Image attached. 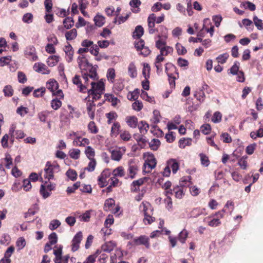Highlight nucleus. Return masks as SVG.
<instances>
[{
    "label": "nucleus",
    "instance_id": "obj_1",
    "mask_svg": "<svg viewBox=\"0 0 263 263\" xmlns=\"http://www.w3.org/2000/svg\"><path fill=\"white\" fill-rule=\"evenodd\" d=\"M91 87L88 89L87 88V91L88 93V96H92V99H99L100 98L101 94L103 93L104 90V83L102 80H101L97 83H96L95 81H91L90 82Z\"/></svg>",
    "mask_w": 263,
    "mask_h": 263
},
{
    "label": "nucleus",
    "instance_id": "obj_2",
    "mask_svg": "<svg viewBox=\"0 0 263 263\" xmlns=\"http://www.w3.org/2000/svg\"><path fill=\"white\" fill-rule=\"evenodd\" d=\"M226 210L223 209L214 214L204 218L203 221L208 222V225L212 227H217L221 224L220 219L223 218Z\"/></svg>",
    "mask_w": 263,
    "mask_h": 263
},
{
    "label": "nucleus",
    "instance_id": "obj_3",
    "mask_svg": "<svg viewBox=\"0 0 263 263\" xmlns=\"http://www.w3.org/2000/svg\"><path fill=\"white\" fill-rule=\"evenodd\" d=\"M59 171V166L58 164H52L50 162H47L44 168V177L49 181L53 178V174Z\"/></svg>",
    "mask_w": 263,
    "mask_h": 263
},
{
    "label": "nucleus",
    "instance_id": "obj_4",
    "mask_svg": "<svg viewBox=\"0 0 263 263\" xmlns=\"http://www.w3.org/2000/svg\"><path fill=\"white\" fill-rule=\"evenodd\" d=\"M46 88L52 92L53 95L59 97L60 98H63L64 95L61 89H58L59 84L54 79H50L46 83Z\"/></svg>",
    "mask_w": 263,
    "mask_h": 263
},
{
    "label": "nucleus",
    "instance_id": "obj_5",
    "mask_svg": "<svg viewBox=\"0 0 263 263\" xmlns=\"http://www.w3.org/2000/svg\"><path fill=\"white\" fill-rule=\"evenodd\" d=\"M77 61L79 67L81 71L82 76L86 77V74L87 73L88 70L92 69L93 66L89 63L87 59L83 56L79 57Z\"/></svg>",
    "mask_w": 263,
    "mask_h": 263
},
{
    "label": "nucleus",
    "instance_id": "obj_6",
    "mask_svg": "<svg viewBox=\"0 0 263 263\" xmlns=\"http://www.w3.org/2000/svg\"><path fill=\"white\" fill-rule=\"evenodd\" d=\"M76 136V139H73V144L76 146H85L89 144V140L86 138H81V136L77 132H72L69 134V137Z\"/></svg>",
    "mask_w": 263,
    "mask_h": 263
},
{
    "label": "nucleus",
    "instance_id": "obj_7",
    "mask_svg": "<svg viewBox=\"0 0 263 263\" xmlns=\"http://www.w3.org/2000/svg\"><path fill=\"white\" fill-rule=\"evenodd\" d=\"M54 187L55 184L46 181L44 184L41 185L40 193L44 198H46L50 195L51 191Z\"/></svg>",
    "mask_w": 263,
    "mask_h": 263
},
{
    "label": "nucleus",
    "instance_id": "obj_8",
    "mask_svg": "<svg viewBox=\"0 0 263 263\" xmlns=\"http://www.w3.org/2000/svg\"><path fill=\"white\" fill-rule=\"evenodd\" d=\"M156 160L153 155H149L146 158L143 165V171L149 173L156 165Z\"/></svg>",
    "mask_w": 263,
    "mask_h": 263
},
{
    "label": "nucleus",
    "instance_id": "obj_9",
    "mask_svg": "<svg viewBox=\"0 0 263 263\" xmlns=\"http://www.w3.org/2000/svg\"><path fill=\"white\" fill-rule=\"evenodd\" d=\"M84 81L83 83L80 76L78 75H76L72 79L73 83L77 86L78 88H79V91L82 92L87 91L89 84V83H85V81Z\"/></svg>",
    "mask_w": 263,
    "mask_h": 263
},
{
    "label": "nucleus",
    "instance_id": "obj_10",
    "mask_svg": "<svg viewBox=\"0 0 263 263\" xmlns=\"http://www.w3.org/2000/svg\"><path fill=\"white\" fill-rule=\"evenodd\" d=\"M186 181L187 180L186 179L182 178L180 182V185H176L173 187V190H172V194H175L176 198L178 199H181L183 197L184 193L183 186L184 184L182 182Z\"/></svg>",
    "mask_w": 263,
    "mask_h": 263
},
{
    "label": "nucleus",
    "instance_id": "obj_11",
    "mask_svg": "<svg viewBox=\"0 0 263 263\" xmlns=\"http://www.w3.org/2000/svg\"><path fill=\"white\" fill-rule=\"evenodd\" d=\"M110 172L108 170L103 171L98 178L99 184L101 187H104L107 185L110 181L109 176Z\"/></svg>",
    "mask_w": 263,
    "mask_h": 263
},
{
    "label": "nucleus",
    "instance_id": "obj_12",
    "mask_svg": "<svg viewBox=\"0 0 263 263\" xmlns=\"http://www.w3.org/2000/svg\"><path fill=\"white\" fill-rule=\"evenodd\" d=\"M97 66H93L92 69H89L87 73L86 74V77H82L85 83H89L90 79L92 81H95L98 79V74L97 73Z\"/></svg>",
    "mask_w": 263,
    "mask_h": 263
},
{
    "label": "nucleus",
    "instance_id": "obj_13",
    "mask_svg": "<svg viewBox=\"0 0 263 263\" xmlns=\"http://www.w3.org/2000/svg\"><path fill=\"white\" fill-rule=\"evenodd\" d=\"M125 152V148H117L110 151L111 158L112 160L119 162L121 160L123 155Z\"/></svg>",
    "mask_w": 263,
    "mask_h": 263
},
{
    "label": "nucleus",
    "instance_id": "obj_14",
    "mask_svg": "<svg viewBox=\"0 0 263 263\" xmlns=\"http://www.w3.org/2000/svg\"><path fill=\"white\" fill-rule=\"evenodd\" d=\"M138 170V166L135 161L133 160H130L128 162V175L131 178L133 179L135 177V176Z\"/></svg>",
    "mask_w": 263,
    "mask_h": 263
},
{
    "label": "nucleus",
    "instance_id": "obj_15",
    "mask_svg": "<svg viewBox=\"0 0 263 263\" xmlns=\"http://www.w3.org/2000/svg\"><path fill=\"white\" fill-rule=\"evenodd\" d=\"M82 233L79 232L74 236L72 240L71 250L73 252L77 251L79 248V245L82 239Z\"/></svg>",
    "mask_w": 263,
    "mask_h": 263
},
{
    "label": "nucleus",
    "instance_id": "obj_16",
    "mask_svg": "<svg viewBox=\"0 0 263 263\" xmlns=\"http://www.w3.org/2000/svg\"><path fill=\"white\" fill-rule=\"evenodd\" d=\"M33 69L35 71L44 74H48L50 73V70L46 66L42 63H35L33 66Z\"/></svg>",
    "mask_w": 263,
    "mask_h": 263
},
{
    "label": "nucleus",
    "instance_id": "obj_17",
    "mask_svg": "<svg viewBox=\"0 0 263 263\" xmlns=\"http://www.w3.org/2000/svg\"><path fill=\"white\" fill-rule=\"evenodd\" d=\"M86 106V109L89 117L91 119H93L96 105L93 100H88L87 102Z\"/></svg>",
    "mask_w": 263,
    "mask_h": 263
},
{
    "label": "nucleus",
    "instance_id": "obj_18",
    "mask_svg": "<svg viewBox=\"0 0 263 263\" xmlns=\"http://www.w3.org/2000/svg\"><path fill=\"white\" fill-rule=\"evenodd\" d=\"M25 54L27 58L30 59L32 61H35L37 59V57L35 54V49L32 46H28L26 48Z\"/></svg>",
    "mask_w": 263,
    "mask_h": 263
},
{
    "label": "nucleus",
    "instance_id": "obj_19",
    "mask_svg": "<svg viewBox=\"0 0 263 263\" xmlns=\"http://www.w3.org/2000/svg\"><path fill=\"white\" fill-rule=\"evenodd\" d=\"M66 54V59L68 62H71L73 60V50L70 45H66L64 48Z\"/></svg>",
    "mask_w": 263,
    "mask_h": 263
},
{
    "label": "nucleus",
    "instance_id": "obj_20",
    "mask_svg": "<svg viewBox=\"0 0 263 263\" xmlns=\"http://www.w3.org/2000/svg\"><path fill=\"white\" fill-rule=\"evenodd\" d=\"M149 239L145 236H141L139 237L134 239V242L137 245H144L146 248H149Z\"/></svg>",
    "mask_w": 263,
    "mask_h": 263
},
{
    "label": "nucleus",
    "instance_id": "obj_21",
    "mask_svg": "<svg viewBox=\"0 0 263 263\" xmlns=\"http://www.w3.org/2000/svg\"><path fill=\"white\" fill-rule=\"evenodd\" d=\"M139 209L141 212H143L144 215L151 214L152 212L151 204L148 202H142Z\"/></svg>",
    "mask_w": 263,
    "mask_h": 263
},
{
    "label": "nucleus",
    "instance_id": "obj_22",
    "mask_svg": "<svg viewBox=\"0 0 263 263\" xmlns=\"http://www.w3.org/2000/svg\"><path fill=\"white\" fill-rule=\"evenodd\" d=\"M167 164L172 169L173 173L176 174L179 169V163L176 160L171 159L167 161Z\"/></svg>",
    "mask_w": 263,
    "mask_h": 263
},
{
    "label": "nucleus",
    "instance_id": "obj_23",
    "mask_svg": "<svg viewBox=\"0 0 263 263\" xmlns=\"http://www.w3.org/2000/svg\"><path fill=\"white\" fill-rule=\"evenodd\" d=\"M164 194L166 196V198L165 199L164 202L166 204V208L168 210H171L173 208V202L171 197L169 196L170 194H172V191H166L164 192Z\"/></svg>",
    "mask_w": 263,
    "mask_h": 263
},
{
    "label": "nucleus",
    "instance_id": "obj_24",
    "mask_svg": "<svg viewBox=\"0 0 263 263\" xmlns=\"http://www.w3.org/2000/svg\"><path fill=\"white\" fill-rule=\"evenodd\" d=\"M126 121L129 126L135 128L138 124V119L135 116H128L126 118Z\"/></svg>",
    "mask_w": 263,
    "mask_h": 263
},
{
    "label": "nucleus",
    "instance_id": "obj_25",
    "mask_svg": "<svg viewBox=\"0 0 263 263\" xmlns=\"http://www.w3.org/2000/svg\"><path fill=\"white\" fill-rule=\"evenodd\" d=\"M116 247V243L114 241H110L105 243L102 246V249L105 251L109 252L112 251Z\"/></svg>",
    "mask_w": 263,
    "mask_h": 263
},
{
    "label": "nucleus",
    "instance_id": "obj_26",
    "mask_svg": "<svg viewBox=\"0 0 263 263\" xmlns=\"http://www.w3.org/2000/svg\"><path fill=\"white\" fill-rule=\"evenodd\" d=\"M59 58L58 55H51L48 57L46 62L49 66L53 67L58 63Z\"/></svg>",
    "mask_w": 263,
    "mask_h": 263
},
{
    "label": "nucleus",
    "instance_id": "obj_27",
    "mask_svg": "<svg viewBox=\"0 0 263 263\" xmlns=\"http://www.w3.org/2000/svg\"><path fill=\"white\" fill-rule=\"evenodd\" d=\"M138 128L141 134H145L149 129V125L144 121H141L139 125Z\"/></svg>",
    "mask_w": 263,
    "mask_h": 263
},
{
    "label": "nucleus",
    "instance_id": "obj_28",
    "mask_svg": "<svg viewBox=\"0 0 263 263\" xmlns=\"http://www.w3.org/2000/svg\"><path fill=\"white\" fill-rule=\"evenodd\" d=\"M128 75L132 78H134L137 77V69L134 63H131L129 64L128 67Z\"/></svg>",
    "mask_w": 263,
    "mask_h": 263
},
{
    "label": "nucleus",
    "instance_id": "obj_29",
    "mask_svg": "<svg viewBox=\"0 0 263 263\" xmlns=\"http://www.w3.org/2000/svg\"><path fill=\"white\" fill-rule=\"evenodd\" d=\"M81 151L79 149L72 148L69 151V155L73 159H78L80 157Z\"/></svg>",
    "mask_w": 263,
    "mask_h": 263
},
{
    "label": "nucleus",
    "instance_id": "obj_30",
    "mask_svg": "<svg viewBox=\"0 0 263 263\" xmlns=\"http://www.w3.org/2000/svg\"><path fill=\"white\" fill-rule=\"evenodd\" d=\"M95 24L99 26H102L105 23V17L100 14H97L93 19Z\"/></svg>",
    "mask_w": 263,
    "mask_h": 263
},
{
    "label": "nucleus",
    "instance_id": "obj_31",
    "mask_svg": "<svg viewBox=\"0 0 263 263\" xmlns=\"http://www.w3.org/2000/svg\"><path fill=\"white\" fill-rule=\"evenodd\" d=\"M85 154L89 159H94L95 151L92 147L90 146H88L85 148Z\"/></svg>",
    "mask_w": 263,
    "mask_h": 263
},
{
    "label": "nucleus",
    "instance_id": "obj_32",
    "mask_svg": "<svg viewBox=\"0 0 263 263\" xmlns=\"http://www.w3.org/2000/svg\"><path fill=\"white\" fill-rule=\"evenodd\" d=\"M77 35V31L76 29H72L65 33V37L67 40L74 39Z\"/></svg>",
    "mask_w": 263,
    "mask_h": 263
},
{
    "label": "nucleus",
    "instance_id": "obj_33",
    "mask_svg": "<svg viewBox=\"0 0 263 263\" xmlns=\"http://www.w3.org/2000/svg\"><path fill=\"white\" fill-rule=\"evenodd\" d=\"M63 25L66 29H68L74 25V21L72 17H67L63 21Z\"/></svg>",
    "mask_w": 263,
    "mask_h": 263
},
{
    "label": "nucleus",
    "instance_id": "obj_34",
    "mask_svg": "<svg viewBox=\"0 0 263 263\" xmlns=\"http://www.w3.org/2000/svg\"><path fill=\"white\" fill-rule=\"evenodd\" d=\"M189 235L188 232L185 230L183 229L180 232L178 235V240L182 243H184Z\"/></svg>",
    "mask_w": 263,
    "mask_h": 263
},
{
    "label": "nucleus",
    "instance_id": "obj_35",
    "mask_svg": "<svg viewBox=\"0 0 263 263\" xmlns=\"http://www.w3.org/2000/svg\"><path fill=\"white\" fill-rule=\"evenodd\" d=\"M192 140L190 138H182L180 139L179 141V146L181 148H184L186 146H189L191 144Z\"/></svg>",
    "mask_w": 263,
    "mask_h": 263
},
{
    "label": "nucleus",
    "instance_id": "obj_36",
    "mask_svg": "<svg viewBox=\"0 0 263 263\" xmlns=\"http://www.w3.org/2000/svg\"><path fill=\"white\" fill-rule=\"evenodd\" d=\"M229 57V54L228 53H224L223 54L219 55L216 58V60L218 63L222 64L227 62Z\"/></svg>",
    "mask_w": 263,
    "mask_h": 263
},
{
    "label": "nucleus",
    "instance_id": "obj_37",
    "mask_svg": "<svg viewBox=\"0 0 263 263\" xmlns=\"http://www.w3.org/2000/svg\"><path fill=\"white\" fill-rule=\"evenodd\" d=\"M26 246V240L23 237H19L16 242V246L17 248V250L20 251L23 249Z\"/></svg>",
    "mask_w": 263,
    "mask_h": 263
},
{
    "label": "nucleus",
    "instance_id": "obj_38",
    "mask_svg": "<svg viewBox=\"0 0 263 263\" xmlns=\"http://www.w3.org/2000/svg\"><path fill=\"white\" fill-rule=\"evenodd\" d=\"M140 96L142 99L145 100L147 102H149L153 104L155 103L154 98L149 96L148 95V93L145 91H142Z\"/></svg>",
    "mask_w": 263,
    "mask_h": 263
},
{
    "label": "nucleus",
    "instance_id": "obj_39",
    "mask_svg": "<svg viewBox=\"0 0 263 263\" xmlns=\"http://www.w3.org/2000/svg\"><path fill=\"white\" fill-rule=\"evenodd\" d=\"M129 4L132 8L135 9V10L133 9L132 10L134 12L137 13L139 12V6L141 4V2L140 0H131Z\"/></svg>",
    "mask_w": 263,
    "mask_h": 263
},
{
    "label": "nucleus",
    "instance_id": "obj_40",
    "mask_svg": "<svg viewBox=\"0 0 263 263\" xmlns=\"http://www.w3.org/2000/svg\"><path fill=\"white\" fill-rule=\"evenodd\" d=\"M160 145V142L158 139H153L149 143V146L150 148L154 151L158 149V147Z\"/></svg>",
    "mask_w": 263,
    "mask_h": 263
},
{
    "label": "nucleus",
    "instance_id": "obj_41",
    "mask_svg": "<svg viewBox=\"0 0 263 263\" xmlns=\"http://www.w3.org/2000/svg\"><path fill=\"white\" fill-rule=\"evenodd\" d=\"M143 28L141 26H138L136 27L135 30L133 33V36L139 39L143 34Z\"/></svg>",
    "mask_w": 263,
    "mask_h": 263
},
{
    "label": "nucleus",
    "instance_id": "obj_42",
    "mask_svg": "<svg viewBox=\"0 0 263 263\" xmlns=\"http://www.w3.org/2000/svg\"><path fill=\"white\" fill-rule=\"evenodd\" d=\"M113 175L114 176L117 177H123L124 176V170L122 166H119L115 168L113 172Z\"/></svg>",
    "mask_w": 263,
    "mask_h": 263
},
{
    "label": "nucleus",
    "instance_id": "obj_43",
    "mask_svg": "<svg viewBox=\"0 0 263 263\" xmlns=\"http://www.w3.org/2000/svg\"><path fill=\"white\" fill-rule=\"evenodd\" d=\"M106 100L111 103L112 105L115 106L119 102V100L117 97H115L114 95L111 94H106L105 95Z\"/></svg>",
    "mask_w": 263,
    "mask_h": 263
},
{
    "label": "nucleus",
    "instance_id": "obj_44",
    "mask_svg": "<svg viewBox=\"0 0 263 263\" xmlns=\"http://www.w3.org/2000/svg\"><path fill=\"white\" fill-rule=\"evenodd\" d=\"M115 200L111 198L106 200L104 203V210L107 211H109L112 206L115 205Z\"/></svg>",
    "mask_w": 263,
    "mask_h": 263
},
{
    "label": "nucleus",
    "instance_id": "obj_45",
    "mask_svg": "<svg viewBox=\"0 0 263 263\" xmlns=\"http://www.w3.org/2000/svg\"><path fill=\"white\" fill-rule=\"evenodd\" d=\"M120 125L118 122L114 123L111 129V134L113 136H117L119 133Z\"/></svg>",
    "mask_w": 263,
    "mask_h": 263
},
{
    "label": "nucleus",
    "instance_id": "obj_46",
    "mask_svg": "<svg viewBox=\"0 0 263 263\" xmlns=\"http://www.w3.org/2000/svg\"><path fill=\"white\" fill-rule=\"evenodd\" d=\"M160 51V54L164 57L167 55L168 54L173 53V48L170 46H167L161 49Z\"/></svg>",
    "mask_w": 263,
    "mask_h": 263
},
{
    "label": "nucleus",
    "instance_id": "obj_47",
    "mask_svg": "<svg viewBox=\"0 0 263 263\" xmlns=\"http://www.w3.org/2000/svg\"><path fill=\"white\" fill-rule=\"evenodd\" d=\"M89 162L88 163V166L85 168V170L88 172H92L95 170L97 162L95 159H89Z\"/></svg>",
    "mask_w": 263,
    "mask_h": 263
},
{
    "label": "nucleus",
    "instance_id": "obj_48",
    "mask_svg": "<svg viewBox=\"0 0 263 263\" xmlns=\"http://www.w3.org/2000/svg\"><path fill=\"white\" fill-rule=\"evenodd\" d=\"M62 106V102L58 99H54L51 102V106L54 110H58Z\"/></svg>",
    "mask_w": 263,
    "mask_h": 263
},
{
    "label": "nucleus",
    "instance_id": "obj_49",
    "mask_svg": "<svg viewBox=\"0 0 263 263\" xmlns=\"http://www.w3.org/2000/svg\"><path fill=\"white\" fill-rule=\"evenodd\" d=\"M7 179L5 170L2 165H0V183H3Z\"/></svg>",
    "mask_w": 263,
    "mask_h": 263
},
{
    "label": "nucleus",
    "instance_id": "obj_50",
    "mask_svg": "<svg viewBox=\"0 0 263 263\" xmlns=\"http://www.w3.org/2000/svg\"><path fill=\"white\" fill-rule=\"evenodd\" d=\"M107 78L111 82H113L116 76L115 70L114 68H109L107 72Z\"/></svg>",
    "mask_w": 263,
    "mask_h": 263
},
{
    "label": "nucleus",
    "instance_id": "obj_51",
    "mask_svg": "<svg viewBox=\"0 0 263 263\" xmlns=\"http://www.w3.org/2000/svg\"><path fill=\"white\" fill-rule=\"evenodd\" d=\"M150 66L147 63L143 64L142 74L145 79H148L149 77Z\"/></svg>",
    "mask_w": 263,
    "mask_h": 263
},
{
    "label": "nucleus",
    "instance_id": "obj_52",
    "mask_svg": "<svg viewBox=\"0 0 263 263\" xmlns=\"http://www.w3.org/2000/svg\"><path fill=\"white\" fill-rule=\"evenodd\" d=\"M23 21L27 24H30L32 22L33 15L30 13H25L22 18Z\"/></svg>",
    "mask_w": 263,
    "mask_h": 263
},
{
    "label": "nucleus",
    "instance_id": "obj_53",
    "mask_svg": "<svg viewBox=\"0 0 263 263\" xmlns=\"http://www.w3.org/2000/svg\"><path fill=\"white\" fill-rule=\"evenodd\" d=\"M155 20L156 15L153 13L150 14L147 19L148 28H154Z\"/></svg>",
    "mask_w": 263,
    "mask_h": 263
},
{
    "label": "nucleus",
    "instance_id": "obj_54",
    "mask_svg": "<svg viewBox=\"0 0 263 263\" xmlns=\"http://www.w3.org/2000/svg\"><path fill=\"white\" fill-rule=\"evenodd\" d=\"M49 114L48 111H43L38 113L37 117L40 121L45 122Z\"/></svg>",
    "mask_w": 263,
    "mask_h": 263
},
{
    "label": "nucleus",
    "instance_id": "obj_55",
    "mask_svg": "<svg viewBox=\"0 0 263 263\" xmlns=\"http://www.w3.org/2000/svg\"><path fill=\"white\" fill-rule=\"evenodd\" d=\"M61 225V222L57 219H54L50 222L49 228L51 230H54Z\"/></svg>",
    "mask_w": 263,
    "mask_h": 263
},
{
    "label": "nucleus",
    "instance_id": "obj_56",
    "mask_svg": "<svg viewBox=\"0 0 263 263\" xmlns=\"http://www.w3.org/2000/svg\"><path fill=\"white\" fill-rule=\"evenodd\" d=\"M253 21L258 29H263V22L261 20L259 19L257 16H254Z\"/></svg>",
    "mask_w": 263,
    "mask_h": 263
},
{
    "label": "nucleus",
    "instance_id": "obj_57",
    "mask_svg": "<svg viewBox=\"0 0 263 263\" xmlns=\"http://www.w3.org/2000/svg\"><path fill=\"white\" fill-rule=\"evenodd\" d=\"M11 61V56H6L0 58V66L3 67L7 65Z\"/></svg>",
    "mask_w": 263,
    "mask_h": 263
},
{
    "label": "nucleus",
    "instance_id": "obj_58",
    "mask_svg": "<svg viewBox=\"0 0 263 263\" xmlns=\"http://www.w3.org/2000/svg\"><path fill=\"white\" fill-rule=\"evenodd\" d=\"M129 17V14H127L125 16H116L114 20V23H118L119 24H121L125 22Z\"/></svg>",
    "mask_w": 263,
    "mask_h": 263
},
{
    "label": "nucleus",
    "instance_id": "obj_59",
    "mask_svg": "<svg viewBox=\"0 0 263 263\" xmlns=\"http://www.w3.org/2000/svg\"><path fill=\"white\" fill-rule=\"evenodd\" d=\"M4 160L6 162V167L8 169H10L12 165V159L11 156L8 154H6Z\"/></svg>",
    "mask_w": 263,
    "mask_h": 263
},
{
    "label": "nucleus",
    "instance_id": "obj_60",
    "mask_svg": "<svg viewBox=\"0 0 263 263\" xmlns=\"http://www.w3.org/2000/svg\"><path fill=\"white\" fill-rule=\"evenodd\" d=\"M143 106L142 102L139 100H136L132 105L133 109L138 111L141 110Z\"/></svg>",
    "mask_w": 263,
    "mask_h": 263
},
{
    "label": "nucleus",
    "instance_id": "obj_61",
    "mask_svg": "<svg viewBox=\"0 0 263 263\" xmlns=\"http://www.w3.org/2000/svg\"><path fill=\"white\" fill-rule=\"evenodd\" d=\"M3 92L5 96L11 97L13 95V90L11 86L7 85L4 87Z\"/></svg>",
    "mask_w": 263,
    "mask_h": 263
},
{
    "label": "nucleus",
    "instance_id": "obj_62",
    "mask_svg": "<svg viewBox=\"0 0 263 263\" xmlns=\"http://www.w3.org/2000/svg\"><path fill=\"white\" fill-rule=\"evenodd\" d=\"M176 49L178 54L183 55L187 52L185 48L179 43L176 44Z\"/></svg>",
    "mask_w": 263,
    "mask_h": 263
},
{
    "label": "nucleus",
    "instance_id": "obj_63",
    "mask_svg": "<svg viewBox=\"0 0 263 263\" xmlns=\"http://www.w3.org/2000/svg\"><path fill=\"white\" fill-rule=\"evenodd\" d=\"M46 91L45 87H41L35 89L33 92V96L35 97H42Z\"/></svg>",
    "mask_w": 263,
    "mask_h": 263
},
{
    "label": "nucleus",
    "instance_id": "obj_64",
    "mask_svg": "<svg viewBox=\"0 0 263 263\" xmlns=\"http://www.w3.org/2000/svg\"><path fill=\"white\" fill-rule=\"evenodd\" d=\"M221 114L219 111H216L214 114L212 118V121L215 123H219L221 121Z\"/></svg>",
    "mask_w": 263,
    "mask_h": 263
}]
</instances>
